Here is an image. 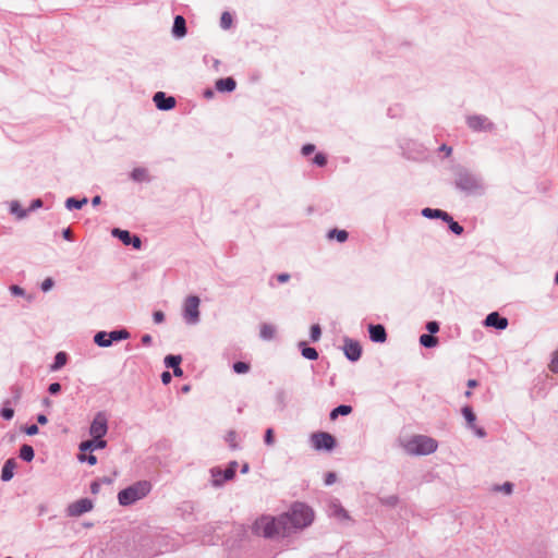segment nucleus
Masks as SVG:
<instances>
[{"instance_id":"37","label":"nucleus","mask_w":558,"mask_h":558,"mask_svg":"<svg viewBox=\"0 0 558 558\" xmlns=\"http://www.w3.org/2000/svg\"><path fill=\"white\" fill-rule=\"evenodd\" d=\"M444 221L448 223L449 229L454 234L460 235L463 232V227L460 226L457 221H454L450 215H449V218L444 219Z\"/></svg>"},{"instance_id":"49","label":"nucleus","mask_w":558,"mask_h":558,"mask_svg":"<svg viewBox=\"0 0 558 558\" xmlns=\"http://www.w3.org/2000/svg\"><path fill=\"white\" fill-rule=\"evenodd\" d=\"M1 416L4 420H11L14 416V410L8 407H3L1 410Z\"/></svg>"},{"instance_id":"16","label":"nucleus","mask_w":558,"mask_h":558,"mask_svg":"<svg viewBox=\"0 0 558 558\" xmlns=\"http://www.w3.org/2000/svg\"><path fill=\"white\" fill-rule=\"evenodd\" d=\"M107 446V441L102 438H93L90 440H86L80 444V450L82 452L85 451H94L96 449H102Z\"/></svg>"},{"instance_id":"7","label":"nucleus","mask_w":558,"mask_h":558,"mask_svg":"<svg viewBox=\"0 0 558 558\" xmlns=\"http://www.w3.org/2000/svg\"><path fill=\"white\" fill-rule=\"evenodd\" d=\"M466 125L474 132H492L495 130L494 122L482 114L468 116Z\"/></svg>"},{"instance_id":"18","label":"nucleus","mask_w":558,"mask_h":558,"mask_svg":"<svg viewBox=\"0 0 558 558\" xmlns=\"http://www.w3.org/2000/svg\"><path fill=\"white\" fill-rule=\"evenodd\" d=\"M172 34L174 37L182 38L186 35V23L183 16L177 15L173 21Z\"/></svg>"},{"instance_id":"59","label":"nucleus","mask_w":558,"mask_h":558,"mask_svg":"<svg viewBox=\"0 0 558 558\" xmlns=\"http://www.w3.org/2000/svg\"><path fill=\"white\" fill-rule=\"evenodd\" d=\"M43 206V201L40 198L34 199L27 210L33 211Z\"/></svg>"},{"instance_id":"26","label":"nucleus","mask_w":558,"mask_h":558,"mask_svg":"<svg viewBox=\"0 0 558 558\" xmlns=\"http://www.w3.org/2000/svg\"><path fill=\"white\" fill-rule=\"evenodd\" d=\"M10 211L12 215H15L17 219H24L29 213V210L22 208L17 201L11 202Z\"/></svg>"},{"instance_id":"45","label":"nucleus","mask_w":558,"mask_h":558,"mask_svg":"<svg viewBox=\"0 0 558 558\" xmlns=\"http://www.w3.org/2000/svg\"><path fill=\"white\" fill-rule=\"evenodd\" d=\"M549 369L553 373H558V349L553 354V359L549 364Z\"/></svg>"},{"instance_id":"61","label":"nucleus","mask_w":558,"mask_h":558,"mask_svg":"<svg viewBox=\"0 0 558 558\" xmlns=\"http://www.w3.org/2000/svg\"><path fill=\"white\" fill-rule=\"evenodd\" d=\"M10 291L13 295H24V290L19 286H11Z\"/></svg>"},{"instance_id":"50","label":"nucleus","mask_w":558,"mask_h":558,"mask_svg":"<svg viewBox=\"0 0 558 558\" xmlns=\"http://www.w3.org/2000/svg\"><path fill=\"white\" fill-rule=\"evenodd\" d=\"M426 329L428 330V332H429L430 335H434V333L438 332V330H439V325H438V323H437V322H428V323L426 324Z\"/></svg>"},{"instance_id":"10","label":"nucleus","mask_w":558,"mask_h":558,"mask_svg":"<svg viewBox=\"0 0 558 558\" xmlns=\"http://www.w3.org/2000/svg\"><path fill=\"white\" fill-rule=\"evenodd\" d=\"M238 466L236 461H232L229 466L222 472L220 469H211L213 485L216 487L221 486L226 481L232 480L235 475Z\"/></svg>"},{"instance_id":"21","label":"nucleus","mask_w":558,"mask_h":558,"mask_svg":"<svg viewBox=\"0 0 558 558\" xmlns=\"http://www.w3.org/2000/svg\"><path fill=\"white\" fill-rule=\"evenodd\" d=\"M131 179L135 182H149L150 177L146 168H134L130 174Z\"/></svg>"},{"instance_id":"56","label":"nucleus","mask_w":558,"mask_h":558,"mask_svg":"<svg viewBox=\"0 0 558 558\" xmlns=\"http://www.w3.org/2000/svg\"><path fill=\"white\" fill-rule=\"evenodd\" d=\"M315 150V146L313 144H306L302 148V154L304 156L311 155Z\"/></svg>"},{"instance_id":"34","label":"nucleus","mask_w":558,"mask_h":558,"mask_svg":"<svg viewBox=\"0 0 558 558\" xmlns=\"http://www.w3.org/2000/svg\"><path fill=\"white\" fill-rule=\"evenodd\" d=\"M462 415L464 416L469 428L473 427V425H475L476 416H475L472 408H470L468 405L463 407L462 408Z\"/></svg>"},{"instance_id":"17","label":"nucleus","mask_w":558,"mask_h":558,"mask_svg":"<svg viewBox=\"0 0 558 558\" xmlns=\"http://www.w3.org/2000/svg\"><path fill=\"white\" fill-rule=\"evenodd\" d=\"M16 468V461L15 459L11 458V459H8L3 466H2V471H1V480L3 482H9L13 478L14 476V469Z\"/></svg>"},{"instance_id":"36","label":"nucleus","mask_w":558,"mask_h":558,"mask_svg":"<svg viewBox=\"0 0 558 558\" xmlns=\"http://www.w3.org/2000/svg\"><path fill=\"white\" fill-rule=\"evenodd\" d=\"M182 361L181 355H167L165 357V364L167 367H171L172 369L178 367Z\"/></svg>"},{"instance_id":"64","label":"nucleus","mask_w":558,"mask_h":558,"mask_svg":"<svg viewBox=\"0 0 558 558\" xmlns=\"http://www.w3.org/2000/svg\"><path fill=\"white\" fill-rule=\"evenodd\" d=\"M62 235L65 240L71 241L72 240V231L70 228H66L63 230Z\"/></svg>"},{"instance_id":"22","label":"nucleus","mask_w":558,"mask_h":558,"mask_svg":"<svg viewBox=\"0 0 558 558\" xmlns=\"http://www.w3.org/2000/svg\"><path fill=\"white\" fill-rule=\"evenodd\" d=\"M422 215L425 217V218H428V219H435V218H438V219H447L449 218V214L441 210V209H434V208H424L422 210Z\"/></svg>"},{"instance_id":"23","label":"nucleus","mask_w":558,"mask_h":558,"mask_svg":"<svg viewBox=\"0 0 558 558\" xmlns=\"http://www.w3.org/2000/svg\"><path fill=\"white\" fill-rule=\"evenodd\" d=\"M276 335V327L271 324H262L259 336L263 340H272Z\"/></svg>"},{"instance_id":"32","label":"nucleus","mask_w":558,"mask_h":558,"mask_svg":"<svg viewBox=\"0 0 558 558\" xmlns=\"http://www.w3.org/2000/svg\"><path fill=\"white\" fill-rule=\"evenodd\" d=\"M35 452L32 446L23 445L20 449V458L26 462H31L34 459Z\"/></svg>"},{"instance_id":"4","label":"nucleus","mask_w":558,"mask_h":558,"mask_svg":"<svg viewBox=\"0 0 558 558\" xmlns=\"http://www.w3.org/2000/svg\"><path fill=\"white\" fill-rule=\"evenodd\" d=\"M151 485L147 481H140L122 489L118 494V500L121 506H130L149 494Z\"/></svg>"},{"instance_id":"27","label":"nucleus","mask_w":558,"mask_h":558,"mask_svg":"<svg viewBox=\"0 0 558 558\" xmlns=\"http://www.w3.org/2000/svg\"><path fill=\"white\" fill-rule=\"evenodd\" d=\"M299 347L302 349L303 357H305L307 360H312V361L318 359V352L316 351L315 348L307 347L304 341H301L299 343Z\"/></svg>"},{"instance_id":"28","label":"nucleus","mask_w":558,"mask_h":558,"mask_svg":"<svg viewBox=\"0 0 558 558\" xmlns=\"http://www.w3.org/2000/svg\"><path fill=\"white\" fill-rule=\"evenodd\" d=\"M88 199L86 197H83L82 199H76L74 197H69L65 201V208L69 210L72 209H81L84 205H86Z\"/></svg>"},{"instance_id":"38","label":"nucleus","mask_w":558,"mask_h":558,"mask_svg":"<svg viewBox=\"0 0 558 558\" xmlns=\"http://www.w3.org/2000/svg\"><path fill=\"white\" fill-rule=\"evenodd\" d=\"M493 489L494 492H501L506 495H511L513 492V484L510 482H506L502 485H495Z\"/></svg>"},{"instance_id":"47","label":"nucleus","mask_w":558,"mask_h":558,"mask_svg":"<svg viewBox=\"0 0 558 558\" xmlns=\"http://www.w3.org/2000/svg\"><path fill=\"white\" fill-rule=\"evenodd\" d=\"M78 460L81 462L87 461L88 464H90V465H95L97 463V458L94 454H89L87 457L85 454H80Z\"/></svg>"},{"instance_id":"8","label":"nucleus","mask_w":558,"mask_h":558,"mask_svg":"<svg viewBox=\"0 0 558 558\" xmlns=\"http://www.w3.org/2000/svg\"><path fill=\"white\" fill-rule=\"evenodd\" d=\"M311 441L315 450L330 451L336 446L335 437L326 432L314 433L311 436Z\"/></svg>"},{"instance_id":"54","label":"nucleus","mask_w":558,"mask_h":558,"mask_svg":"<svg viewBox=\"0 0 558 558\" xmlns=\"http://www.w3.org/2000/svg\"><path fill=\"white\" fill-rule=\"evenodd\" d=\"M60 390H61V385L59 383H52L48 387V391L51 395H56V393L60 392Z\"/></svg>"},{"instance_id":"3","label":"nucleus","mask_w":558,"mask_h":558,"mask_svg":"<svg viewBox=\"0 0 558 558\" xmlns=\"http://www.w3.org/2000/svg\"><path fill=\"white\" fill-rule=\"evenodd\" d=\"M284 520H287V518L281 515L276 518L263 515L254 522L253 532L266 538L289 536V533L286 532Z\"/></svg>"},{"instance_id":"62","label":"nucleus","mask_w":558,"mask_h":558,"mask_svg":"<svg viewBox=\"0 0 558 558\" xmlns=\"http://www.w3.org/2000/svg\"><path fill=\"white\" fill-rule=\"evenodd\" d=\"M171 378H172V377H171V374H170L169 372H163V373L161 374V381H162L165 385L169 384V383L171 381Z\"/></svg>"},{"instance_id":"46","label":"nucleus","mask_w":558,"mask_h":558,"mask_svg":"<svg viewBox=\"0 0 558 558\" xmlns=\"http://www.w3.org/2000/svg\"><path fill=\"white\" fill-rule=\"evenodd\" d=\"M264 441L267 446H272L275 444V438H274V430L272 428H268L266 429V433H265V437H264Z\"/></svg>"},{"instance_id":"6","label":"nucleus","mask_w":558,"mask_h":558,"mask_svg":"<svg viewBox=\"0 0 558 558\" xmlns=\"http://www.w3.org/2000/svg\"><path fill=\"white\" fill-rule=\"evenodd\" d=\"M199 303L201 300L196 295H190L183 304V318L189 325H196L199 322Z\"/></svg>"},{"instance_id":"55","label":"nucleus","mask_w":558,"mask_h":558,"mask_svg":"<svg viewBox=\"0 0 558 558\" xmlns=\"http://www.w3.org/2000/svg\"><path fill=\"white\" fill-rule=\"evenodd\" d=\"M470 429H472L474 432V434L480 437V438H483L486 436V432L484 430V428L482 427H478L476 425H473V427H470Z\"/></svg>"},{"instance_id":"20","label":"nucleus","mask_w":558,"mask_h":558,"mask_svg":"<svg viewBox=\"0 0 558 558\" xmlns=\"http://www.w3.org/2000/svg\"><path fill=\"white\" fill-rule=\"evenodd\" d=\"M329 514L331 517H335L339 520H347L349 519V514L347 510L338 502H331L329 505Z\"/></svg>"},{"instance_id":"31","label":"nucleus","mask_w":558,"mask_h":558,"mask_svg":"<svg viewBox=\"0 0 558 558\" xmlns=\"http://www.w3.org/2000/svg\"><path fill=\"white\" fill-rule=\"evenodd\" d=\"M352 412V407L347 404H341L337 408H335L330 412V418L336 420L339 415H348Z\"/></svg>"},{"instance_id":"57","label":"nucleus","mask_w":558,"mask_h":558,"mask_svg":"<svg viewBox=\"0 0 558 558\" xmlns=\"http://www.w3.org/2000/svg\"><path fill=\"white\" fill-rule=\"evenodd\" d=\"M38 426L33 424V425H29L25 428V433L29 436H34L36 434H38Z\"/></svg>"},{"instance_id":"58","label":"nucleus","mask_w":558,"mask_h":558,"mask_svg":"<svg viewBox=\"0 0 558 558\" xmlns=\"http://www.w3.org/2000/svg\"><path fill=\"white\" fill-rule=\"evenodd\" d=\"M336 478H337L336 474L332 473V472H329V473L326 474L325 484L326 485H331V484H333L336 482Z\"/></svg>"},{"instance_id":"1","label":"nucleus","mask_w":558,"mask_h":558,"mask_svg":"<svg viewBox=\"0 0 558 558\" xmlns=\"http://www.w3.org/2000/svg\"><path fill=\"white\" fill-rule=\"evenodd\" d=\"M280 515L287 518L284 526L289 535L308 526L314 519L312 509L302 502L294 504L288 512Z\"/></svg>"},{"instance_id":"41","label":"nucleus","mask_w":558,"mask_h":558,"mask_svg":"<svg viewBox=\"0 0 558 558\" xmlns=\"http://www.w3.org/2000/svg\"><path fill=\"white\" fill-rule=\"evenodd\" d=\"M276 401L281 407V409H284L287 405V393L284 390L280 389L276 392Z\"/></svg>"},{"instance_id":"15","label":"nucleus","mask_w":558,"mask_h":558,"mask_svg":"<svg viewBox=\"0 0 558 558\" xmlns=\"http://www.w3.org/2000/svg\"><path fill=\"white\" fill-rule=\"evenodd\" d=\"M369 338L374 342H385L387 333L383 325H369L368 326Z\"/></svg>"},{"instance_id":"43","label":"nucleus","mask_w":558,"mask_h":558,"mask_svg":"<svg viewBox=\"0 0 558 558\" xmlns=\"http://www.w3.org/2000/svg\"><path fill=\"white\" fill-rule=\"evenodd\" d=\"M399 501V498L396 495H390L384 498H380V502L383 505L395 507Z\"/></svg>"},{"instance_id":"60","label":"nucleus","mask_w":558,"mask_h":558,"mask_svg":"<svg viewBox=\"0 0 558 558\" xmlns=\"http://www.w3.org/2000/svg\"><path fill=\"white\" fill-rule=\"evenodd\" d=\"M100 481H94L92 484H90V492L92 494L96 495L99 493L100 490Z\"/></svg>"},{"instance_id":"52","label":"nucleus","mask_w":558,"mask_h":558,"mask_svg":"<svg viewBox=\"0 0 558 558\" xmlns=\"http://www.w3.org/2000/svg\"><path fill=\"white\" fill-rule=\"evenodd\" d=\"M130 245L136 250H140L142 247V240L137 235H132Z\"/></svg>"},{"instance_id":"48","label":"nucleus","mask_w":558,"mask_h":558,"mask_svg":"<svg viewBox=\"0 0 558 558\" xmlns=\"http://www.w3.org/2000/svg\"><path fill=\"white\" fill-rule=\"evenodd\" d=\"M53 284H54V281H53V279H52V278H50V277H49V278H46V279L41 282V290H43L44 292H48L49 290H51V289H52Z\"/></svg>"},{"instance_id":"19","label":"nucleus","mask_w":558,"mask_h":558,"mask_svg":"<svg viewBox=\"0 0 558 558\" xmlns=\"http://www.w3.org/2000/svg\"><path fill=\"white\" fill-rule=\"evenodd\" d=\"M236 83L232 77L219 78L216 82L217 90L223 92H233L235 89Z\"/></svg>"},{"instance_id":"44","label":"nucleus","mask_w":558,"mask_h":558,"mask_svg":"<svg viewBox=\"0 0 558 558\" xmlns=\"http://www.w3.org/2000/svg\"><path fill=\"white\" fill-rule=\"evenodd\" d=\"M235 439H236V433L234 430H230L227 436H226V441L230 445L231 448L235 449L238 446H236V442H235Z\"/></svg>"},{"instance_id":"14","label":"nucleus","mask_w":558,"mask_h":558,"mask_svg":"<svg viewBox=\"0 0 558 558\" xmlns=\"http://www.w3.org/2000/svg\"><path fill=\"white\" fill-rule=\"evenodd\" d=\"M154 102L159 110H170L175 106V99L171 96H166L162 92H157L154 95Z\"/></svg>"},{"instance_id":"25","label":"nucleus","mask_w":558,"mask_h":558,"mask_svg":"<svg viewBox=\"0 0 558 558\" xmlns=\"http://www.w3.org/2000/svg\"><path fill=\"white\" fill-rule=\"evenodd\" d=\"M94 342L101 348H108L111 345V340L109 339V332L98 331L94 336Z\"/></svg>"},{"instance_id":"53","label":"nucleus","mask_w":558,"mask_h":558,"mask_svg":"<svg viewBox=\"0 0 558 558\" xmlns=\"http://www.w3.org/2000/svg\"><path fill=\"white\" fill-rule=\"evenodd\" d=\"M153 319L156 324H161L165 320V314L161 311H156L153 315Z\"/></svg>"},{"instance_id":"30","label":"nucleus","mask_w":558,"mask_h":558,"mask_svg":"<svg viewBox=\"0 0 558 558\" xmlns=\"http://www.w3.org/2000/svg\"><path fill=\"white\" fill-rule=\"evenodd\" d=\"M420 343L425 348H434L438 344V338L430 333H424L420 337Z\"/></svg>"},{"instance_id":"12","label":"nucleus","mask_w":558,"mask_h":558,"mask_svg":"<svg viewBox=\"0 0 558 558\" xmlns=\"http://www.w3.org/2000/svg\"><path fill=\"white\" fill-rule=\"evenodd\" d=\"M343 352L348 360L356 362L361 357L362 348L357 341L345 338Z\"/></svg>"},{"instance_id":"63","label":"nucleus","mask_w":558,"mask_h":558,"mask_svg":"<svg viewBox=\"0 0 558 558\" xmlns=\"http://www.w3.org/2000/svg\"><path fill=\"white\" fill-rule=\"evenodd\" d=\"M290 279V275L289 274H280L277 276V280L280 282V283H286L288 280Z\"/></svg>"},{"instance_id":"29","label":"nucleus","mask_w":558,"mask_h":558,"mask_svg":"<svg viewBox=\"0 0 558 558\" xmlns=\"http://www.w3.org/2000/svg\"><path fill=\"white\" fill-rule=\"evenodd\" d=\"M112 235L118 238L124 245H130L132 234L128 230L113 229Z\"/></svg>"},{"instance_id":"35","label":"nucleus","mask_w":558,"mask_h":558,"mask_svg":"<svg viewBox=\"0 0 558 558\" xmlns=\"http://www.w3.org/2000/svg\"><path fill=\"white\" fill-rule=\"evenodd\" d=\"M348 232L345 230H338V229H332L328 232V238L329 239H333L336 238L338 242H344L347 241L348 239Z\"/></svg>"},{"instance_id":"9","label":"nucleus","mask_w":558,"mask_h":558,"mask_svg":"<svg viewBox=\"0 0 558 558\" xmlns=\"http://www.w3.org/2000/svg\"><path fill=\"white\" fill-rule=\"evenodd\" d=\"M108 432V417L102 411L97 412L89 427V434L93 438H102Z\"/></svg>"},{"instance_id":"11","label":"nucleus","mask_w":558,"mask_h":558,"mask_svg":"<svg viewBox=\"0 0 558 558\" xmlns=\"http://www.w3.org/2000/svg\"><path fill=\"white\" fill-rule=\"evenodd\" d=\"M93 501L88 498L78 499L66 507L69 517H80L93 509Z\"/></svg>"},{"instance_id":"51","label":"nucleus","mask_w":558,"mask_h":558,"mask_svg":"<svg viewBox=\"0 0 558 558\" xmlns=\"http://www.w3.org/2000/svg\"><path fill=\"white\" fill-rule=\"evenodd\" d=\"M314 163L319 166V167H323L326 165L327 162V159L326 157L323 155V154H317L315 157H314Z\"/></svg>"},{"instance_id":"24","label":"nucleus","mask_w":558,"mask_h":558,"mask_svg":"<svg viewBox=\"0 0 558 558\" xmlns=\"http://www.w3.org/2000/svg\"><path fill=\"white\" fill-rule=\"evenodd\" d=\"M68 361V355L65 352H58L54 356V362L50 365V371L56 372L62 368Z\"/></svg>"},{"instance_id":"39","label":"nucleus","mask_w":558,"mask_h":558,"mask_svg":"<svg viewBox=\"0 0 558 558\" xmlns=\"http://www.w3.org/2000/svg\"><path fill=\"white\" fill-rule=\"evenodd\" d=\"M232 25V16L229 12H223L220 17V26L223 29L230 28Z\"/></svg>"},{"instance_id":"33","label":"nucleus","mask_w":558,"mask_h":558,"mask_svg":"<svg viewBox=\"0 0 558 558\" xmlns=\"http://www.w3.org/2000/svg\"><path fill=\"white\" fill-rule=\"evenodd\" d=\"M129 337H130V332L128 330H125V329L113 330V331L109 332V339L111 340V344L114 341L125 340Z\"/></svg>"},{"instance_id":"13","label":"nucleus","mask_w":558,"mask_h":558,"mask_svg":"<svg viewBox=\"0 0 558 558\" xmlns=\"http://www.w3.org/2000/svg\"><path fill=\"white\" fill-rule=\"evenodd\" d=\"M485 326L504 330L508 327V319L500 316L497 312L488 314L484 320Z\"/></svg>"},{"instance_id":"2","label":"nucleus","mask_w":558,"mask_h":558,"mask_svg":"<svg viewBox=\"0 0 558 558\" xmlns=\"http://www.w3.org/2000/svg\"><path fill=\"white\" fill-rule=\"evenodd\" d=\"M454 186L466 195H482L485 192L482 177L461 167L454 170Z\"/></svg>"},{"instance_id":"5","label":"nucleus","mask_w":558,"mask_h":558,"mask_svg":"<svg viewBox=\"0 0 558 558\" xmlns=\"http://www.w3.org/2000/svg\"><path fill=\"white\" fill-rule=\"evenodd\" d=\"M437 441L428 436L417 435L404 444V450L409 454L425 456L435 452Z\"/></svg>"},{"instance_id":"42","label":"nucleus","mask_w":558,"mask_h":558,"mask_svg":"<svg viewBox=\"0 0 558 558\" xmlns=\"http://www.w3.org/2000/svg\"><path fill=\"white\" fill-rule=\"evenodd\" d=\"M322 336V329L319 325L315 324L311 327V340L313 342H316L320 339Z\"/></svg>"},{"instance_id":"40","label":"nucleus","mask_w":558,"mask_h":558,"mask_svg":"<svg viewBox=\"0 0 558 558\" xmlns=\"http://www.w3.org/2000/svg\"><path fill=\"white\" fill-rule=\"evenodd\" d=\"M233 371L236 374H245L250 371V365L245 362H235L233 364Z\"/></svg>"}]
</instances>
